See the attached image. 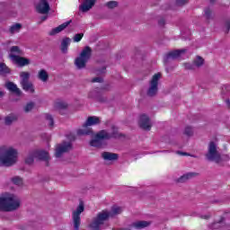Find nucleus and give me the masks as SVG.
I'll return each mask as SVG.
<instances>
[{
	"instance_id": "58836bf2",
	"label": "nucleus",
	"mask_w": 230,
	"mask_h": 230,
	"mask_svg": "<svg viewBox=\"0 0 230 230\" xmlns=\"http://www.w3.org/2000/svg\"><path fill=\"white\" fill-rule=\"evenodd\" d=\"M105 6L112 10L113 8H116L118 6V2L117 1H110L105 4Z\"/></svg>"
},
{
	"instance_id": "4d7b16f0",
	"label": "nucleus",
	"mask_w": 230,
	"mask_h": 230,
	"mask_svg": "<svg viewBox=\"0 0 230 230\" xmlns=\"http://www.w3.org/2000/svg\"><path fill=\"white\" fill-rule=\"evenodd\" d=\"M203 218H205L206 220H208L209 218V216H203Z\"/></svg>"
},
{
	"instance_id": "c756f323",
	"label": "nucleus",
	"mask_w": 230,
	"mask_h": 230,
	"mask_svg": "<svg viewBox=\"0 0 230 230\" xmlns=\"http://www.w3.org/2000/svg\"><path fill=\"white\" fill-rule=\"evenodd\" d=\"M35 163V154L33 153V150L30 151L28 154V156L25 158V164L29 166Z\"/></svg>"
},
{
	"instance_id": "393cba45",
	"label": "nucleus",
	"mask_w": 230,
	"mask_h": 230,
	"mask_svg": "<svg viewBox=\"0 0 230 230\" xmlns=\"http://www.w3.org/2000/svg\"><path fill=\"white\" fill-rule=\"evenodd\" d=\"M102 157L104 161H118L119 155L116 153L103 152Z\"/></svg>"
},
{
	"instance_id": "7c9ffc66",
	"label": "nucleus",
	"mask_w": 230,
	"mask_h": 230,
	"mask_svg": "<svg viewBox=\"0 0 230 230\" xmlns=\"http://www.w3.org/2000/svg\"><path fill=\"white\" fill-rule=\"evenodd\" d=\"M11 70L6 64L3 63L0 61V75H10Z\"/></svg>"
},
{
	"instance_id": "a211bd4d",
	"label": "nucleus",
	"mask_w": 230,
	"mask_h": 230,
	"mask_svg": "<svg viewBox=\"0 0 230 230\" xmlns=\"http://www.w3.org/2000/svg\"><path fill=\"white\" fill-rule=\"evenodd\" d=\"M88 98L91 100H94L95 102H99V103H105L107 99L102 95V93L98 90H93L88 93Z\"/></svg>"
},
{
	"instance_id": "864d4df0",
	"label": "nucleus",
	"mask_w": 230,
	"mask_h": 230,
	"mask_svg": "<svg viewBox=\"0 0 230 230\" xmlns=\"http://www.w3.org/2000/svg\"><path fill=\"white\" fill-rule=\"evenodd\" d=\"M3 96H4V92L0 91V98H3Z\"/></svg>"
},
{
	"instance_id": "f704fd0d",
	"label": "nucleus",
	"mask_w": 230,
	"mask_h": 230,
	"mask_svg": "<svg viewBox=\"0 0 230 230\" xmlns=\"http://www.w3.org/2000/svg\"><path fill=\"white\" fill-rule=\"evenodd\" d=\"M45 118L47 121H49V127H50V128H53V127H55V119H53V116H51V114L49 113H47L45 114Z\"/></svg>"
},
{
	"instance_id": "0eeeda50",
	"label": "nucleus",
	"mask_w": 230,
	"mask_h": 230,
	"mask_svg": "<svg viewBox=\"0 0 230 230\" xmlns=\"http://www.w3.org/2000/svg\"><path fill=\"white\" fill-rule=\"evenodd\" d=\"M85 211V206L84 205V201H80L78 207L72 213V222L74 230H80V226L82 224V218L80 215Z\"/></svg>"
},
{
	"instance_id": "39448f33",
	"label": "nucleus",
	"mask_w": 230,
	"mask_h": 230,
	"mask_svg": "<svg viewBox=\"0 0 230 230\" xmlns=\"http://www.w3.org/2000/svg\"><path fill=\"white\" fill-rule=\"evenodd\" d=\"M101 122L100 118L96 116L88 117L86 121L83 124V128L77 129V136H91V134H93V128L89 127L100 125Z\"/></svg>"
},
{
	"instance_id": "a19ab883",
	"label": "nucleus",
	"mask_w": 230,
	"mask_h": 230,
	"mask_svg": "<svg viewBox=\"0 0 230 230\" xmlns=\"http://www.w3.org/2000/svg\"><path fill=\"white\" fill-rule=\"evenodd\" d=\"M229 31H230V20L227 19L225 21L224 31L225 33H229Z\"/></svg>"
},
{
	"instance_id": "9d476101",
	"label": "nucleus",
	"mask_w": 230,
	"mask_h": 230,
	"mask_svg": "<svg viewBox=\"0 0 230 230\" xmlns=\"http://www.w3.org/2000/svg\"><path fill=\"white\" fill-rule=\"evenodd\" d=\"M103 139H107L105 129L99 131L94 138L90 141V145L95 148H102V146H103Z\"/></svg>"
},
{
	"instance_id": "a18cd8bd",
	"label": "nucleus",
	"mask_w": 230,
	"mask_h": 230,
	"mask_svg": "<svg viewBox=\"0 0 230 230\" xmlns=\"http://www.w3.org/2000/svg\"><path fill=\"white\" fill-rule=\"evenodd\" d=\"M184 67H185V69H188L190 71H193V69H195V65H194V63L193 64H191V63H185L184 64Z\"/></svg>"
},
{
	"instance_id": "2eb2a0df",
	"label": "nucleus",
	"mask_w": 230,
	"mask_h": 230,
	"mask_svg": "<svg viewBox=\"0 0 230 230\" xmlns=\"http://www.w3.org/2000/svg\"><path fill=\"white\" fill-rule=\"evenodd\" d=\"M36 10L38 13H49V11L51 10V7H49V3H48V0H40L38 5L36 6Z\"/></svg>"
},
{
	"instance_id": "6ab92c4d",
	"label": "nucleus",
	"mask_w": 230,
	"mask_h": 230,
	"mask_svg": "<svg viewBox=\"0 0 230 230\" xmlns=\"http://www.w3.org/2000/svg\"><path fill=\"white\" fill-rule=\"evenodd\" d=\"M71 22H73V20H69L68 22H65L64 23H62L61 25L52 29L49 32V35L50 37H54V35H57L58 33H60L61 31H64V30H66V28H67V26H69V24H71Z\"/></svg>"
},
{
	"instance_id": "f03ea898",
	"label": "nucleus",
	"mask_w": 230,
	"mask_h": 230,
	"mask_svg": "<svg viewBox=\"0 0 230 230\" xmlns=\"http://www.w3.org/2000/svg\"><path fill=\"white\" fill-rule=\"evenodd\" d=\"M19 152L17 149L7 146H0V164L1 166H13L15 163H17V155Z\"/></svg>"
},
{
	"instance_id": "ea45409f",
	"label": "nucleus",
	"mask_w": 230,
	"mask_h": 230,
	"mask_svg": "<svg viewBox=\"0 0 230 230\" xmlns=\"http://www.w3.org/2000/svg\"><path fill=\"white\" fill-rule=\"evenodd\" d=\"M34 107H35V103L34 102H29L24 107V111L25 112H30V111H32Z\"/></svg>"
},
{
	"instance_id": "c85d7f7f",
	"label": "nucleus",
	"mask_w": 230,
	"mask_h": 230,
	"mask_svg": "<svg viewBox=\"0 0 230 230\" xmlns=\"http://www.w3.org/2000/svg\"><path fill=\"white\" fill-rule=\"evenodd\" d=\"M225 221H226V217H221L219 221L209 224L208 227L209 229H220V224H224Z\"/></svg>"
},
{
	"instance_id": "6e6d98bb",
	"label": "nucleus",
	"mask_w": 230,
	"mask_h": 230,
	"mask_svg": "<svg viewBox=\"0 0 230 230\" xmlns=\"http://www.w3.org/2000/svg\"><path fill=\"white\" fill-rule=\"evenodd\" d=\"M46 19H48V16H43V17L41 18V21H46Z\"/></svg>"
},
{
	"instance_id": "8fccbe9b",
	"label": "nucleus",
	"mask_w": 230,
	"mask_h": 230,
	"mask_svg": "<svg viewBox=\"0 0 230 230\" xmlns=\"http://www.w3.org/2000/svg\"><path fill=\"white\" fill-rule=\"evenodd\" d=\"M111 89V85L105 84L104 86L101 87L102 91H109Z\"/></svg>"
},
{
	"instance_id": "473e14b6",
	"label": "nucleus",
	"mask_w": 230,
	"mask_h": 230,
	"mask_svg": "<svg viewBox=\"0 0 230 230\" xmlns=\"http://www.w3.org/2000/svg\"><path fill=\"white\" fill-rule=\"evenodd\" d=\"M195 67H202L204 66V58L202 57L198 56L197 58L193 61Z\"/></svg>"
},
{
	"instance_id": "f3484780",
	"label": "nucleus",
	"mask_w": 230,
	"mask_h": 230,
	"mask_svg": "<svg viewBox=\"0 0 230 230\" xmlns=\"http://www.w3.org/2000/svg\"><path fill=\"white\" fill-rule=\"evenodd\" d=\"M186 53V49H176L174 51L169 52L164 58V62H168L169 60H177L181 57V55H184Z\"/></svg>"
},
{
	"instance_id": "9b49d317",
	"label": "nucleus",
	"mask_w": 230,
	"mask_h": 230,
	"mask_svg": "<svg viewBox=\"0 0 230 230\" xmlns=\"http://www.w3.org/2000/svg\"><path fill=\"white\" fill-rule=\"evenodd\" d=\"M71 150H73V144H71V142H63L57 146L55 157L58 159L62 157L63 154H66Z\"/></svg>"
},
{
	"instance_id": "5fc2aeb1",
	"label": "nucleus",
	"mask_w": 230,
	"mask_h": 230,
	"mask_svg": "<svg viewBox=\"0 0 230 230\" xmlns=\"http://www.w3.org/2000/svg\"><path fill=\"white\" fill-rule=\"evenodd\" d=\"M217 3V0H210V4H215Z\"/></svg>"
},
{
	"instance_id": "6e6552de",
	"label": "nucleus",
	"mask_w": 230,
	"mask_h": 230,
	"mask_svg": "<svg viewBox=\"0 0 230 230\" xmlns=\"http://www.w3.org/2000/svg\"><path fill=\"white\" fill-rule=\"evenodd\" d=\"M159 80H161V73L155 74L149 82V88L146 92V95L150 98L156 96L157 91H159Z\"/></svg>"
},
{
	"instance_id": "aec40b11",
	"label": "nucleus",
	"mask_w": 230,
	"mask_h": 230,
	"mask_svg": "<svg viewBox=\"0 0 230 230\" xmlns=\"http://www.w3.org/2000/svg\"><path fill=\"white\" fill-rule=\"evenodd\" d=\"M96 4V0H84V2L79 6L81 12H89Z\"/></svg>"
},
{
	"instance_id": "37998d69",
	"label": "nucleus",
	"mask_w": 230,
	"mask_h": 230,
	"mask_svg": "<svg viewBox=\"0 0 230 230\" xmlns=\"http://www.w3.org/2000/svg\"><path fill=\"white\" fill-rule=\"evenodd\" d=\"M184 134L189 137L193 136V128L191 127L185 128Z\"/></svg>"
},
{
	"instance_id": "5701e85b",
	"label": "nucleus",
	"mask_w": 230,
	"mask_h": 230,
	"mask_svg": "<svg viewBox=\"0 0 230 230\" xmlns=\"http://www.w3.org/2000/svg\"><path fill=\"white\" fill-rule=\"evenodd\" d=\"M152 222L150 221H145V220H140V221H135L131 224V227H134V229H145L146 227H148L151 226Z\"/></svg>"
},
{
	"instance_id": "cd10ccee",
	"label": "nucleus",
	"mask_w": 230,
	"mask_h": 230,
	"mask_svg": "<svg viewBox=\"0 0 230 230\" xmlns=\"http://www.w3.org/2000/svg\"><path fill=\"white\" fill-rule=\"evenodd\" d=\"M38 78L39 80H41V82H48L49 75L45 69H41L38 74Z\"/></svg>"
},
{
	"instance_id": "de8ad7c7",
	"label": "nucleus",
	"mask_w": 230,
	"mask_h": 230,
	"mask_svg": "<svg viewBox=\"0 0 230 230\" xmlns=\"http://www.w3.org/2000/svg\"><path fill=\"white\" fill-rule=\"evenodd\" d=\"M105 71H107L106 66H102L101 69L97 70L98 75H105Z\"/></svg>"
},
{
	"instance_id": "b1692460",
	"label": "nucleus",
	"mask_w": 230,
	"mask_h": 230,
	"mask_svg": "<svg viewBox=\"0 0 230 230\" xmlns=\"http://www.w3.org/2000/svg\"><path fill=\"white\" fill-rule=\"evenodd\" d=\"M87 59H84L82 57H77L75 60V66L76 67V69H85V67L87 66Z\"/></svg>"
},
{
	"instance_id": "c9c22d12",
	"label": "nucleus",
	"mask_w": 230,
	"mask_h": 230,
	"mask_svg": "<svg viewBox=\"0 0 230 230\" xmlns=\"http://www.w3.org/2000/svg\"><path fill=\"white\" fill-rule=\"evenodd\" d=\"M55 109H57V111H66V109H67V103L62 102H56Z\"/></svg>"
},
{
	"instance_id": "e433bc0d",
	"label": "nucleus",
	"mask_w": 230,
	"mask_h": 230,
	"mask_svg": "<svg viewBox=\"0 0 230 230\" xmlns=\"http://www.w3.org/2000/svg\"><path fill=\"white\" fill-rule=\"evenodd\" d=\"M22 25L21 23H16L11 26L10 31L11 33H15V31H20Z\"/></svg>"
},
{
	"instance_id": "4be33fe9",
	"label": "nucleus",
	"mask_w": 230,
	"mask_h": 230,
	"mask_svg": "<svg viewBox=\"0 0 230 230\" xmlns=\"http://www.w3.org/2000/svg\"><path fill=\"white\" fill-rule=\"evenodd\" d=\"M79 57L89 62V60H91V57H93V49L89 46H85L81 51Z\"/></svg>"
},
{
	"instance_id": "f257e3e1",
	"label": "nucleus",
	"mask_w": 230,
	"mask_h": 230,
	"mask_svg": "<svg viewBox=\"0 0 230 230\" xmlns=\"http://www.w3.org/2000/svg\"><path fill=\"white\" fill-rule=\"evenodd\" d=\"M123 213V208L121 207L113 206L111 207V210H102L99 212L97 216L93 219L92 223L90 224L91 229L93 230H102V226L107 220L110 218H114L116 215H121Z\"/></svg>"
},
{
	"instance_id": "7ed1b4c3",
	"label": "nucleus",
	"mask_w": 230,
	"mask_h": 230,
	"mask_svg": "<svg viewBox=\"0 0 230 230\" xmlns=\"http://www.w3.org/2000/svg\"><path fill=\"white\" fill-rule=\"evenodd\" d=\"M21 208V199L15 194L5 193L0 197V211H15Z\"/></svg>"
},
{
	"instance_id": "603ef678",
	"label": "nucleus",
	"mask_w": 230,
	"mask_h": 230,
	"mask_svg": "<svg viewBox=\"0 0 230 230\" xmlns=\"http://www.w3.org/2000/svg\"><path fill=\"white\" fill-rule=\"evenodd\" d=\"M226 103L228 109H230V100H229V99H227V100L226 101Z\"/></svg>"
},
{
	"instance_id": "423d86ee",
	"label": "nucleus",
	"mask_w": 230,
	"mask_h": 230,
	"mask_svg": "<svg viewBox=\"0 0 230 230\" xmlns=\"http://www.w3.org/2000/svg\"><path fill=\"white\" fill-rule=\"evenodd\" d=\"M30 72H21L20 73V84L25 93H30L31 94L35 93V86L33 83L30 81Z\"/></svg>"
},
{
	"instance_id": "dca6fc26",
	"label": "nucleus",
	"mask_w": 230,
	"mask_h": 230,
	"mask_svg": "<svg viewBox=\"0 0 230 230\" xmlns=\"http://www.w3.org/2000/svg\"><path fill=\"white\" fill-rule=\"evenodd\" d=\"M5 89L12 93L13 94H16L17 96H22V91L17 87V84L12 81H8L4 84Z\"/></svg>"
},
{
	"instance_id": "3c124183",
	"label": "nucleus",
	"mask_w": 230,
	"mask_h": 230,
	"mask_svg": "<svg viewBox=\"0 0 230 230\" xmlns=\"http://www.w3.org/2000/svg\"><path fill=\"white\" fill-rule=\"evenodd\" d=\"M158 24H159V26H164V24H166V22L164 21V19L161 18L158 21Z\"/></svg>"
},
{
	"instance_id": "ddd939ff",
	"label": "nucleus",
	"mask_w": 230,
	"mask_h": 230,
	"mask_svg": "<svg viewBox=\"0 0 230 230\" xmlns=\"http://www.w3.org/2000/svg\"><path fill=\"white\" fill-rule=\"evenodd\" d=\"M34 153L35 159L38 161H44L46 163V166H49V153L44 150H32Z\"/></svg>"
},
{
	"instance_id": "49530a36",
	"label": "nucleus",
	"mask_w": 230,
	"mask_h": 230,
	"mask_svg": "<svg viewBox=\"0 0 230 230\" xmlns=\"http://www.w3.org/2000/svg\"><path fill=\"white\" fill-rule=\"evenodd\" d=\"M92 82L97 83V84H102L103 82V79L102 77H94L93 79H92Z\"/></svg>"
},
{
	"instance_id": "412c9836",
	"label": "nucleus",
	"mask_w": 230,
	"mask_h": 230,
	"mask_svg": "<svg viewBox=\"0 0 230 230\" xmlns=\"http://www.w3.org/2000/svg\"><path fill=\"white\" fill-rule=\"evenodd\" d=\"M194 177H199V172H187L177 179L176 182H180L181 184L184 182H188L190 179H194Z\"/></svg>"
},
{
	"instance_id": "72a5a7b5",
	"label": "nucleus",
	"mask_w": 230,
	"mask_h": 230,
	"mask_svg": "<svg viewBox=\"0 0 230 230\" xmlns=\"http://www.w3.org/2000/svg\"><path fill=\"white\" fill-rule=\"evenodd\" d=\"M13 184H15V186H22L23 181L22 178L20 176H14L11 179Z\"/></svg>"
},
{
	"instance_id": "c03bdc74",
	"label": "nucleus",
	"mask_w": 230,
	"mask_h": 230,
	"mask_svg": "<svg viewBox=\"0 0 230 230\" xmlns=\"http://www.w3.org/2000/svg\"><path fill=\"white\" fill-rule=\"evenodd\" d=\"M188 3H190V0H176V6H184Z\"/></svg>"
},
{
	"instance_id": "f8f14e48",
	"label": "nucleus",
	"mask_w": 230,
	"mask_h": 230,
	"mask_svg": "<svg viewBox=\"0 0 230 230\" xmlns=\"http://www.w3.org/2000/svg\"><path fill=\"white\" fill-rule=\"evenodd\" d=\"M10 58L13 62V64H15L19 67H24L31 64V61L30 60V58H27L25 57H21L19 55L11 54Z\"/></svg>"
},
{
	"instance_id": "4c0bfd02",
	"label": "nucleus",
	"mask_w": 230,
	"mask_h": 230,
	"mask_svg": "<svg viewBox=\"0 0 230 230\" xmlns=\"http://www.w3.org/2000/svg\"><path fill=\"white\" fill-rule=\"evenodd\" d=\"M11 53H16L18 56L22 55V50H21V48L19 46H13L10 49Z\"/></svg>"
},
{
	"instance_id": "bb28decb",
	"label": "nucleus",
	"mask_w": 230,
	"mask_h": 230,
	"mask_svg": "<svg viewBox=\"0 0 230 230\" xmlns=\"http://www.w3.org/2000/svg\"><path fill=\"white\" fill-rule=\"evenodd\" d=\"M69 44H71V38L66 37L62 40L60 47L62 53H67V48H69Z\"/></svg>"
},
{
	"instance_id": "4468645a",
	"label": "nucleus",
	"mask_w": 230,
	"mask_h": 230,
	"mask_svg": "<svg viewBox=\"0 0 230 230\" xmlns=\"http://www.w3.org/2000/svg\"><path fill=\"white\" fill-rule=\"evenodd\" d=\"M138 125L140 128H143V130L149 131L152 128V122H150V118L146 116V114H143L140 116Z\"/></svg>"
},
{
	"instance_id": "09e8293b",
	"label": "nucleus",
	"mask_w": 230,
	"mask_h": 230,
	"mask_svg": "<svg viewBox=\"0 0 230 230\" xmlns=\"http://www.w3.org/2000/svg\"><path fill=\"white\" fill-rule=\"evenodd\" d=\"M176 154H177L178 155H187V156L191 155H190V153L182 152V151H176Z\"/></svg>"
},
{
	"instance_id": "79ce46f5",
	"label": "nucleus",
	"mask_w": 230,
	"mask_h": 230,
	"mask_svg": "<svg viewBox=\"0 0 230 230\" xmlns=\"http://www.w3.org/2000/svg\"><path fill=\"white\" fill-rule=\"evenodd\" d=\"M84 39V33H77L74 36L73 40L74 42H80Z\"/></svg>"
},
{
	"instance_id": "a878e982",
	"label": "nucleus",
	"mask_w": 230,
	"mask_h": 230,
	"mask_svg": "<svg viewBox=\"0 0 230 230\" xmlns=\"http://www.w3.org/2000/svg\"><path fill=\"white\" fill-rule=\"evenodd\" d=\"M19 119V116L15 113H10L9 115L5 116L4 118V125L10 127L13 123H15Z\"/></svg>"
},
{
	"instance_id": "20e7f679",
	"label": "nucleus",
	"mask_w": 230,
	"mask_h": 230,
	"mask_svg": "<svg viewBox=\"0 0 230 230\" xmlns=\"http://www.w3.org/2000/svg\"><path fill=\"white\" fill-rule=\"evenodd\" d=\"M205 156L208 161H214L217 163V164L222 163V161H229V155H223L222 158L220 153H218V149H217V144L213 141L209 142L208 150Z\"/></svg>"
},
{
	"instance_id": "1a4fd4ad",
	"label": "nucleus",
	"mask_w": 230,
	"mask_h": 230,
	"mask_svg": "<svg viewBox=\"0 0 230 230\" xmlns=\"http://www.w3.org/2000/svg\"><path fill=\"white\" fill-rule=\"evenodd\" d=\"M104 136L106 137V140L109 139H125L127 137V135L119 132V128H118L116 125L111 126V132L109 133L107 130L104 129Z\"/></svg>"
},
{
	"instance_id": "2f4dec72",
	"label": "nucleus",
	"mask_w": 230,
	"mask_h": 230,
	"mask_svg": "<svg viewBox=\"0 0 230 230\" xmlns=\"http://www.w3.org/2000/svg\"><path fill=\"white\" fill-rule=\"evenodd\" d=\"M204 13L206 20L208 21V22H209V21L213 19V11H211V8L206 7L204 10Z\"/></svg>"
}]
</instances>
